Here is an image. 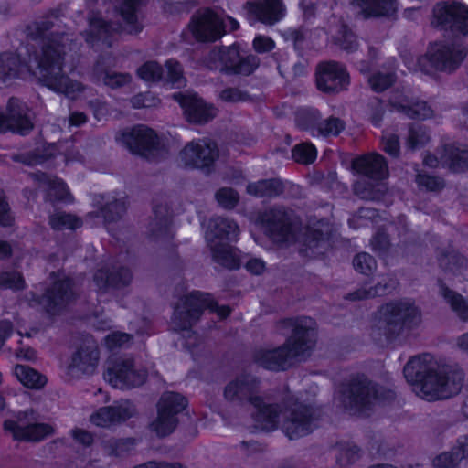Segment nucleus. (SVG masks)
Returning a JSON list of instances; mask_svg holds the SVG:
<instances>
[{"mask_svg": "<svg viewBox=\"0 0 468 468\" xmlns=\"http://www.w3.org/2000/svg\"><path fill=\"white\" fill-rule=\"evenodd\" d=\"M86 122V116L81 112H74L70 115L69 122L71 125H80Z\"/></svg>", "mask_w": 468, "mask_h": 468, "instance_id": "0e129e2a", "label": "nucleus"}, {"mask_svg": "<svg viewBox=\"0 0 468 468\" xmlns=\"http://www.w3.org/2000/svg\"><path fill=\"white\" fill-rule=\"evenodd\" d=\"M379 290L383 291L384 289L383 288H378V289H376L374 291L370 290L368 292H357L356 294V296L354 297V299H364V298L373 297V296L381 294L382 292H378Z\"/></svg>", "mask_w": 468, "mask_h": 468, "instance_id": "774afa93", "label": "nucleus"}, {"mask_svg": "<svg viewBox=\"0 0 468 468\" xmlns=\"http://www.w3.org/2000/svg\"><path fill=\"white\" fill-rule=\"evenodd\" d=\"M216 197L218 204L226 208L233 207L238 202V195L232 189H220Z\"/></svg>", "mask_w": 468, "mask_h": 468, "instance_id": "79ce46f5", "label": "nucleus"}, {"mask_svg": "<svg viewBox=\"0 0 468 468\" xmlns=\"http://www.w3.org/2000/svg\"><path fill=\"white\" fill-rule=\"evenodd\" d=\"M157 103L158 100L150 93L137 95L132 100L134 108L154 107Z\"/></svg>", "mask_w": 468, "mask_h": 468, "instance_id": "a18cd8bd", "label": "nucleus"}, {"mask_svg": "<svg viewBox=\"0 0 468 468\" xmlns=\"http://www.w3.org/2000/svg\"><path fill=\"white\" fill-rule=\"evenodd\" d=\"M117 140L134 154L148 156L157 144L154 132L143 125L136 126L120 134Z\"/></svg>", "mask_w": 468, "mask_h": 468, "instance_id": "ddd939ff", "label": "nucleus"}, {"mask_svg": "<svg viewBox=\"0 0 468 468\" xmlns=\"http://www.w3.org/2000/svg\"><path fill=\"white\" fill-rule=\"evenodd\" d=\"M316 85L324 92H338L349 84L346 69L336 62H323L316 68Z\"/></svg>", "mask_w": 468, "mask_h": 468, "instance_id": "9d476101", "label": "nucleus"}, {"mask_svg": "<svg viewBox=\"0 0 468 468\" xmlns=\"http://www.w3.org/2000/svg\"><path fill=\"white\" fill-rule=\"evenodd\" d=\"M354 170L372 179H383L388 176V167L384 158L378 154H369L357 157L353 162Z\"/></svg>", "mask_w": 468, "mask_h": 468, "instance_id": "412c9836", "label": "nucleus"}, {"mask_svg": "<svg viewBox=\"0 0 468 468\" xmlns=\"http://www.w3.org/2000/svg\"><path fill=\"white\" fill-rule=\"evenodd\" d=\"M468 453V437L459 442V451L454 453H442L434 460V465L441 467H450L458 460L462 459Z\"/></svg>", "mask_w": 468, "mask_h": 468, "instance_id": "473e14b6", "label": "nucleus"}, {"mask_svg": "<svg viewBox=\"0 0 468 468\" xmlns=\"http://www.w3.org/2000/svg\"><path fill=\"white\" fill-rule=\"evenodd\" d=\"M426 140V136L423 133L419 134V132L411 131L409 143L411 148L417 147L419 144H421Z\"/></svg>", "mask_w": 468, "mask_h": 468, "instance_id": "052dcab7", "label": "nucleus"}, {"mask_svg": "<svg viewBox=\"0 0 468 468\" xmlns=\"http://www.w3.org/2000/svg\"><path fill=\"white\" fill-rule=\"evenodd\" d=\"M24 282L19 273H7L2 278L1 285L11 289L18 290L23 287Z\"/></svg>", "mask_w": 468, "mask_h": 468, "instance_id": "de8ad7c7", "label": "nucleus"}, {"mask_svg": "<svg viewBox=\"0 0 468 468\" xmlns=\"http://www.w3.org/2000/svg\"><path fill=\"white\" fill-rule=\"evenodd\" d=\"M221 99L225 101H239L244 100V95L236 89H228L221 92Z\"/></svg>", "mask_w": 468, "mask_h": 468, "instance_id": "6e6d98bb", "label": "nucleus"}, {"mask_svg": "<svg viewBox=\"0 0 468 468\" xmlns=\"http://www.w3.org/2000/svg\"><path fill=\"white\" fill-rule=\"evenodd\" d=\"M251 403L257 410L256 421L259 423V428L264 431L275 429L280 420L278 407L265 405L261 399H254Z\"/></svg>", "mask_w": 468, "mask_h": 468, "instance_id": "a878e982", "label": "nucleus"}, {"mask_svg": "<svg viewBox=\"0 0 468 468\" xmlns=\"http://www.w3.org/2000/svg\"><path fill=\"white\" fill-rule=\"evenodd\" d=\"M354 267L357 271L367 274L376 267V262L369 254L360 253L354 259Z\"/></svg>", "mask_w": 468, "mask_h": 468, "instance_id": "a19ab883", "label": "nucleus"}, {"mask_svg": "<svg viewBox=\"0 0 468 468\" xmlns=\"http://www.w3.org/2000/svg\"><path fill=\"white\" fill-rule=\"evenodd\" d=\"M253 47L257 52H267L274 48V42L270 37L258 36L253 40Z\"/></svg>", "mask_w": 468, "mask_h": 468, "instance_id": "8fccbe9b", "label": "nucleus"}, {"mask_svg": "<svg viewBox=\"0 0 468 468\" xmlns=\"http://www.w3.org/2000/svg\"><path fill=\"white\" fill-rule=\"evenodd\" d=\"M7 116L0 112V132L12 130L16 133L25 134L32 128L26 108L16 99H11L7 105Z\"/></svg>", "mask_w": 468, "mask_h": 468, "instance_id": "6ab92c4d", "label": "nucleus"}, {"mask_svg": "<svg viewBox=\"0 0 468 468\" xmlns=\"http://www.w3.org/2000/svg\"><path fill=\"white\" fill-rule=\"evenodd\" d=\"M465 57L463 49L447 47L444 43L431 44L425 57L421 58L418 66L407 62L410 70H420L431 74L434 69L452 70L455 69Z\"/></svg>", "mask_w": 468, "mask_h": 468, "instance_id": "39448f33", "label": "nucleus"}, {"mask_svg": "<svg viewBox=\"0 0 468 468\" xmlns=\"http://www.w3.org/2000/svg\"><path fill=\"white\" fill-rule=\"evenodd\" d=\"M186 406V399L179 394L165 393L158 403V415L152 429L158 436L171 433L176 425V415Z\"/></svg>", "mask_w": 468, "mask_h": 468, "instance_id": "6e6552de", "label": "nucleus"}, {"mask_svg": "<svg viewBox=\"0 0 468 468\" xmlns=\"http://www.w3.org/2000/svg\"><path fill=\"white\" fill-rule=\"evenodd\" d=\"M5 429L10 431L16 440L39 441L53 432V428L48 424H34L24 427L21 420L16 423L13 420L5 422Z\"/></svg>", "mask_w": 468, "mask_h": 468, "instance_id": "4be33fe9", "label": "nucleus"}, {"mask_svg": "<svg viewBox=\"0 0 468 468\" xmlns=\"http://www.w3.org/2000/svg\"><path fill=\"white\" fill-rule=\"evenodd\" d=\"M13 218L9 213L8 205L5 203L3 193L0 192V224L8 226L11 224Z\"/></svg>", "mask_w": 468, "mask_h": 468, "instance_id": "3c124183", "label": "nucleus"}, {"mask_svg": "<svg viewBox=\"0 0 468 468\" xmlns=\"http://www.w3.org/2000/svg\"><path fill=\"white\" fill-rule=\"evenodd\" d=\"M175 99L182 107L186 119L189 122L202 123L209 121L216 115V109L205 103L196 94H176Z\"/></svg>", "mask_w": 468, "mask_h": 468, "instance_id": "f3484780", "label": "nucleus"}, {"mask_svg": "<svg viewBox=\"0 0 468 468\" xmlns=\"http://www.w3.org/2000/svg\"><path fill=\"white\" fill-rule=\"evenodd\" d=\"M404 375L414 392L429 401L448 399L457 394L462 387L463 374L436 370L430 355L410 359L404 367Z\"/></svg>", "mask_w": 468, "mask_h": 468, "instance_id": "f03ea898", "label": "nucleus"}, {"mask_svg": "<svg viewBox=\"0 0 468 468\" xmlns=\"http://www.w3.org/2000/svg\"><path fill=\"white\" fill-rule=\"evenodd\" d=\"M245 10L251 25L256 21L273 24L285 15V8L281 0H259V4L248 3Z\"/></svg>", "mask_w": 468, "mask_h": 468, "instance_id": "dca6fc26", "label": "nucleus"}, {"mask_svg": "<svg viewBox=\"0 0 468 468\" xmlns=\"http://www.w3.org/2000/svg\"><path fill=\"white\" fill-rule=\"evenodd\" d=\"M191 303H195L198 308L205 309L209 308L215 310V312L221 318L227 317L229 314V309L227 306H217L209 294H204L200 292H195L190 296Z\"/></svg>", "mask_w": 468, "mask_h": 468, "instance_id": "72a5a7b5", "label": "nucleus"}, {"mask_svg": "<svg viewBox=\"0 0 468 468\" xmlns=\"http://www.w3.org/2000/svg\"><path fill=\"white\" fill-rule=\"evenodd\" d=\"M14 374L17 380L27 388L38 389L43 388L47 383L45 376L27 366H16Z\"/></svg>", "mask_w": 468, "mask_h": 468, "instance_id": "bb28decb", "label": "nucleus"}, {"mask_svg": "<svg viewBox=\"0 0 468 468\" xmlns=\"http://www.w3.org/2000/svg\"><path fill=\"white\" fill-rule=\"evenodd\" d=\"M314 324V320L307 317L290 322L293 332V343L292 339H290L286 346L264 353L260 358V363L271 370L284 369L289 358L300 356L311 347L315 336Z\"/></svg>", "mask_w": 468, "mask_h": 468, "instance_id": "7ed1b4c3", "label": "nucleus"}, {"mask_svg": "<svg viewBox=\"0 0 468 468\" xmlns=\"http://www.w3.org/2000/svg\"><path fill=\"white\" fill-rule=\"evenodd\" d=\"M131 336L124 333L115 332L106 337L105 343L109 349L121 347L129 343Z\"/></svg>", "mask_w": 468, "mask_h": 468, "instance_id": "c03bdc74", "label": "nucleus"}, {"mask_svg": "<svg viewBox=\"0 0 468 468\" xmlns=\"http://www.w3.org/2000/svg\"><path fill=\"white\" fill-rule=\"evenodd\" d=\"M50 224L54 229H76L80 225V221L72 215L58 213L51 217Z\"/></svg>", "mask_w": 468, "mask_h": 468, "instance_id": "58836bf2", "label": "nucleus"}, {"mask_svg": "<svg viewBox=\"0 0 468 468\" xmlns=\"http://www.w3.org/2000/svg\"><path fill=\"white\" fill-rule=\"evenodd\" d=\"M137 2L138 0H123L122 6L120 8V15L124 24L122 30L129 34L137 33L142 28L136 15Z\"/></svg>", "mask_w": 468, "mask_h": 468, "instance_id": "cd10ccee", "label": "nucleus"}, {"mask_svg": "<svg viewBox=\"0 0 468 468\" xmlns=\"http://www.w3.org/2000/svg\"><path fill=\"white\" fill-rule=\"evenodd\" d=\"M69 290H70V281L68 279H59L55 282L52 291H48L47 294L41 298L39 303L45 304L46 303L57 302L58 300L62 301L67 296Z\"/></svg>", "mask_w": 468, "mask_h": 468, "instance_id": "f704fd0d", "label": "nucleus"}, {"mask_svg": "<svg viewBox=\"0 0 468 468\" xmlns=\"http://www.w3.org/2000/svg\"><path fill=\"white\" fill-rule=\"evenodd\" d=\"M104 378L116 388L124 389L141 385L144 377L132 370L130 363L109 364Z\"/></svg>", "mask_w": 468, "mask_h": 468, "instance_id": "a211bd4d", "label": "nucleus"}, {"mask_svg": "<svg viewBox=\"0 0 468 468\" xmlns=\"http://www.w3.org/2000/svg\"><path fill=\"white\" fill-rule=\"evenodd\" d=\"M355 191L356 193L364 199H378L379 197L373 193L371 190L362 189L360 183H356L355 185Z\"/></svg>", "mask_w": 468, "mask_h": 468, "instance_id": "680f3d73", "label": "nucleus"}, {"mask_svg": "<svg viewBox=\"0 0 468 468\" xmlns=\"http://www.w3.org/2000/svg\"><path fill=\"white\" fill-rule=\"evenodd\" d=\"M243 389V385L240 384L239 382H233V383H230L227 386L226 389H225V396L226 398L228 399H233V397L235 395H237L238 393L241 392V390Z\"/></svg>", "mask_w": 468, "mask_h": 468, "instance_id": "bf43d9fd", "label": "nucleus"}, {"mask_svg": "<svg viewBox=\"0 0 468 468\" xmlns=\"http://www.w3.org/2000/svg\"><path fill=\"white\" fill-rule=\"evenodd\" d=\"M432 23L436 27H449L462 35L468 33V6L459 0H448L436 5Z\"/></svg>", "mask_w": 468, "mask_h": 468, "instance_id": "0eeeda50", "label": "nucleus"}, {"mask_svg": "<svg viewBox=\"0 0 468 468\" xmlns=\"http://www.w3.org/2000/svg\"><path fill=\"white\" fill-rule=\"evenodd\" d=\"M246 269L253 274H261L265 270V264L261 259L252 258L246 262Z\"/></svg>", "mask_w": 468, "mask_h": 468, "instance_id": "5fc2aeb1", "label": "nucleus"}, {"mask_svg": "<svg viewBox=\"0 0 468 468\" xmlns=\"http://www.w3.org/2000/svg\"><path fill=\"white\" fill-rule=\"evenodd\" d=\"M218 156L216 145L210 141L191 142L180 153V160L186 166L204 168Z\"/></svg>", "mask_w": 468, "mask_h": 468, "instance_id": "2eb2a0df", "label": "nucleus"}, {"mask_svg": "<svg viewBox=\"0 0 468 468\" xmlns=\"http://www.w3.org/2000/svg\"><path fill=\"white\" fill-rule=\"evenodd\" d=\"M135 468H183L179 464H158L155 463H148L144 465L137 466Z\"/></svg>", "mask_w": 468, "mask_h": 468, "instance_id": "338daca9", "label": "nucleus"}, {"mask_svg": "<svg viewBox=\"0 0 468 468\" xmlns=\"http://www.w3.org/2000/svg\"><path fill=\"white\" fill-rule=\"evenodd\" d=\"M316 149L312 144H301L296 145L292 150V157L298 163L310 164L316 158Z\"/></svg>", "mask_w": 468, "mask_h": 468, "instance_id": "4c0bfd02", "label": "nucleus"}, {"mask_svg": "<svg viewBox=\"0 0 468 468\" xmlns=\"http://www.w3.org/2000/svg\"><path fill=\"white\" fill-rule=\"evenodd\" d=\"M215 235L219 239L220 242L224 239L235 240L238 237L239 228L236 223L227 219H220L216 223Z\"/></svg>", "mask_w": 468, "mask_h": 468, "instance_id": "e433bc0d", "label": "nucleus"}, {"mask_svg": "<svg viewBox=\"0 0 468 468\" xmlns=\"http://www.w3.org/2000/svg\"><path fill=\"white\" fill-rule=\"evenodd\" d=\"M98 358L97 350H82L73 357V367L85 373H91L97 366Z\"/></svg>", "mask_w": 468, "mask_h": 468, "instance_id": "7c9ffc66", "label": "nucleus"}, {"mask_svg": "<svg viewBox=\"0 0 468 468\" xmlns=\"http://www.w3.org/2000/svg\"><path fill=\"white\" fill-rule=\"evenodd\" d=\"M282 429L290 439H296L308 434L312 431L310 410L302 407L299 412L292 413V418L283 423Z\"/></svg>", "mask_w": 468, "mask_h": 468, "instance_id": "b1692460", "label": "nucleus"}, {"mask_svg": "<svg viewBox=\"0 0 468 468\" xmlns=\"http://www.w3.org/2000/svg\"><path fill=\"white\" fill-rule=\"evenodd\" d=\"M287 215L282 211L271 212V219H263L262 226L268 235L279 242H291L292 240H299L300 238L296 234V226L294 224H288Z\"/></svg>", "mask_w": 468, "mask_h": 468, "instance_id": "aec40b11", "label": "nucleus"}, {"mask_svg": "<svg viewBox=\"0 0 468 468\" xmlns=\"http://www.w3.org/2000/svg\"><path fill=\"white\" fill-rule=\"evenodd\" d=\"M71 434L76 443L81 445H89L92 441L91 435L89 432L82 431L80 429L73 430Z\"/></svg>", "mask_w": 468, "mask_h": 468, "instance_id": "864d4df0", "label": "nucleus"}, {"mask_svg": "<svg viewBox=\"0 0 468 468\" xmlns=\"http://www.w3.org/2000/svg\"><path fill=\"white\" fill-rule=\"evenodd\" d=\"M378 326L385 334L399 333L420 320L418 310L408 303L387 304L378 311Z\"/></svg>", "mask_w": 468, "mask_h": 468, "instance_id": "423d86ee", "label": "nucleus"}, {"mask_svg": "<svg viewBox=\"0 0 468 468\" xmlns=\"http://www.w3.org/2000/svg\"><path fill=\"white\" fill-rule=\"evenodd\" d=\"M212 62L207 64L211 69L229 70L239 74L248 75L257 67V60L254 57L242 58L236 46L212 53Z\"/></svg>", "mask_w": 468, "mask_h": 468, "instance_id": "1a4fd4ad", "label": "nucleus"}, {"mask_svg": "<svg viewBox=\"0 0 468 468\" xmlns=\"http://www.w3.org/2000/svg\"><path fill=\"white\" fill-rule=\"evenodd\" d=\"M130 76L124 74H112L105 78V83L112 87L122 86L130 81Z\"/></svg>", "mask_w": 468, "mask_h": 468, "instance_id": "603ef678", "label": "nucleus"}, {"mask_svg": "<svg viewBox=\"0 0 468 468\" xmlns=\"http://www.w3.org/2000/svg\"><path fill=\"white\" fill-rule=\"evenodd\" d=\"M283 186L279 179L262 180L248 186V193L255 197H271L280 194Z\"/></svg>", "mask_w": 468, "mask_h": 468, "instance_id": "c756f323", "label": "nucleus"}, {"mask_svg": "<svg viewBox=\"0 0 468 468\" xmlns=\"http://www.w3.org/2000/svg\"><path fill=\"white\" fill-rule=\"evenodd\" d=\"M394 107L405 112V113L410 118L427 119L432 116L431 109L424 101H418L412 106L399 103L394 104Z\"/></svg>", "mask_w": 468, "mask_h": 468, "instance_id": "c9c22d12", "label": "nucleus"}, {"mask_svg": "<svg viewBox=\"0 0 468 468\" xmlns=\"http://www.w3.org/2000/svg\"><path fill=\"white\" fill-rule=\"evenodd\" d=\"M324 240V237H323V234H322V231L320 229H315L314 231H310L308 234H307V237L306 239H304V241H308L309 243V246L311 247L312 243L313 242H322Z\"/></svg>", "mask_w": 468, "mask_h": 468, "instance_id": "e2e57ef3", "label": "nucleus"}, {"mask_svg": "<svg viewBox=\"0 0 468 468\" xmlns=\"http://www.w3.org/2000/svg\"><path fill=\"white\" fill-rule=\"evenodd\" d=\"M43 186L47 188L48 195L54 196L56 199L69 201V194L68 188L63 181L58 178H51L44 176L43 179H40Z\"/></svg>", "mask_w": 468, "mask_h": 468, "instance_id": "2f4dec72", "label": "nucleus"}, {"mask_svg": "<svg viewBox=\"0 0 468 468\" xmlns=\"http://www.w3.org/2000/svg\"><path fill=\"white\" fill-rule=\"evenodd\" d=\"M64 46V36H54L48 38L42 48L41 57L35 58L36 69L34 71L29 69L31 66L22 64L19 58L1 55L0 77L6 81L11 77L28 79L35 76L50 90L75 99L81 91L82 87L79 82L73 83L68 77L61 75Z\"/></svg>", "mask_w": 468, "mask_h": 468, "instance_id": "f257e3e1", "label": "nucleus"}, {"mask_svg": "<svg viewBox=\"0 0 468 468\" xmlns=\"http://www.w3.org/2000/svg\"><path fill=\"white\" fill-rule=\"evenodd\" d=\"M344 400L346 407H366L367 405L377 404L384 399V392L366 380H359L344 391Z\"/></svg>", "mask_w": 468, "mask_h": 468, "instance_id": "f8f14e48", "label": "nucleus"}, {"mask_svg": "<svg viewBox=\"0 0 468 468\" xmlns=\"http://www.w3.org/2000/svg\"><path fill=\"white\" fill-rule=\"evenodd\" d=\"M418 183L432 191L438 189L441 186V182L437 178L421 175L418 176Z\"/></svg>", "mask_w": 468, "mask_h": 468, "instance_id": "13d9d810", "label": "nucleus"}, {"mask_svg": "<svg viewBox=\"0 0 468 468\" xmlns=\"http://www.w3.org/2000/svg\"><path fill=\"white\" fill-rule=\"evenodd\" d=\"M383 148L389 155L396 156L399 154V144L395 135L385 134L382 139Z\"/></svg>", "mask_w": 468, "mask_h": 468, "instance_id": "49530a36", "label": "nucleus"}, {"mask_svg": "<svg viewBox=\"0 0 468 468\" xmlns=\"http://www.w3.org/2000/svg\"><path fill=\"white\" fill-rule=\"evenodd\" d=\"M366 17L388 16L398 9L396 0H350Z\"/></svg>", "mask_w": 468, "mask_h": 468, "instance_id": "393cba45", "label": "nucleus"}, {"mask_svg": "<svg viewBox=\"0 0 468 468\" xmlns=\"http://www.w3.org/2000/svg\"><path fill=\"white\" fill-rule=\"evenodd\" d=\"M213 257L221 265L235 269L240 265V255L239 251L236 249L225 244L220 243L218 248L212 246Z\"/></svg>", "mask_w": 468, "mask_h": 468, "instance_id": "c85d7f7f", "label": "nucleus"}, {"mask_svg": "<svg viewBox=\"0 0 468 468\" xmlns=\"http://www.w3.org/2000/svg\"><path fill=\"white\" fill-rule=\"evenodd\" d=\"M133 407L129 402L115 408H101L90 416V422L99 427H109L132 415Z\"/></svg>", "mask_w": 468, "mask_h": 468, "instance_id": "5701e85b", "label": "nucleus"}, {"mask_svg": "<svg viewBox=\"0 0 468 468\" xmlns=\"http://www.w3.org/2000/svg\"><path fill=\"white\" fill-rule=\"evenodd\" d=\"M166 75H164L160 66L155 62H146L138 69V76L146 82H155L164 77L172 87L179 88L185 85L186 80L182 74V69L176 61L169 60L166 65Z\"/></svg>", "mask_w": 468, "mask_h": 468, "instance_id": "4468645a", "label": "nucleus"}, {"mask_svg": "<svg viewBox=\"0 0 468 468\" xmlns=\"http://www.w3.org/2000/svg\"><path fill=\"white\" fill-rule=\"evenodd\" d=\"M442 294L447 302L451 304L452 309L458 313L462 319L465 320V311L467 310V305L462 296L446 289L442 290Z\"/></svg>", "mask_w": 468, "mask_h": 468, "instance_id": "ea45409f", "label": "nucleus"}, {"mask_svg": "<svg viewBox=\"0 0 468 468\" xmlns=\"http://www.w3.org/2000/svg\"><path fill=\"white\" fill-rule=\"evenodd\" d=\"M239 27V23L229 16H219L211 10H204L196 14L190 24L189 30L199 41H215L227 31Z\"/></svg>", "mask_w": 468, "mask_h": 468, "instance_id": "20e7f679", "label": "nucleus"}, {"mask_svg": "<svg viewBox=\"0 0 468 468\" xmlns=\"http://www.w3.org/2000/svg\"><path fill=\"white\" fill-rule=\"evenodd\" d=\"M450 166L456 172L468 169V150H462L451 162Z\"/></svg>", "mask_w": 468, "mask_h": 468, "instance_id": "09e8293b", "label": "nucleus"}, {"mask_svg": "<svg viewBox=\"0 0 468 468\" xmlns=\"http://www.w3.org/2000/svg\"><path fill=\"white\" fill-rule=\"evenodd\" d=\"M17 357L18 358H23V359H26V360H33V359L36 358V353L31 348L21 349L17 353Z\"/></svg>", "mask_w": 468, "mask_h": 468, "instance_id": "69168bd1", "label": "nucleus"}, {"mask_svg": "<svg viewBox=\"0 0 468 468\" xmlns=\"http://www.w3.org/2000/svg\"><path fill=\"white\" fill-rule=\"evenodd\" d=\"M392 81L393 78L389 74H378L369 78V83L372 89L377 92L382 91L385 89H387L392 83Z\"/></svg>", "mask_w": 468, "mask_h": 468, "instance_id": "37998d69", "label": "nucleus"}, {"mask_svg": "<svg viewBox=\"0 0 468 468\" xmlns=\"http://www.w3.org/2000/svg\"><path fill=\"white\" fill-rule=\"evenodd\" d=\"M298 125L310 132L313 136L337 135L344 128L338 119L331 118L320 121V113L316 110H305L297 116Z\"/></svg>", "mask_w": 468, "mask_h": 468, "instance_id": "9b49d317", "label": "nucleus"}, {"mask_svg": "<svg viewBox=\"0 0 468 468\" xmlns=\"http://www.w3.org/2000/svg\"><path fill=\"white\" fill-rule=\"evenodd\" d=\"M90 28L98 29V35L100 36V37L105 33L119 29L118 27H113L112 25L101 22L100 20L90 21Z\"/></svg>", "mask_w": 468, "mask_h": 468, "instance_id": "4d7b16f0", "label": "nucleus"}]
</instances>
